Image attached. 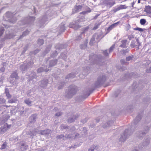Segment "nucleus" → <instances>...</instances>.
<instances>
[{
  "label": "nucleus",
  "instance_id": "3c124183",
  "mask_svg": "<svg viewBox=\"0 0 151 151\" xmlns=\"http://www.w3.org/2000/svg\"><path fill=\"white\" fill-rule=\"evenodd\" d=\"M64 137V135H59L57 137L58 138H61L63 137Z\"/></svg>",
  "mask_w": 151,
  "mask_h": 151
},
{
  "label": "nucleus",
  "instance_id": "412c9836",
  "mask_svg": "<svg viewBox=\"0 0 151 151\" xmlns=\"http://www.w3.org/2000/svg\"><path fill=\"white\" fill-rule=\"evenodd\" d=\"M36 118V115H33L30 116V122H34L35 121Z\"/></svg>",
  "mask_w": 151,
  "mask_h": 151
},
{
  "label": "nucleus",
  "instance_id": "0e129e2a",
  "mask_svg": "<svg viewBox=\"0 0 151 151\" xmlns=\"http://www.w3.org/2000/svg\"><path fill=\"white\" fill-rule=\"evenodd\" d=\"M121 70H125V68H124V69H123L122 68H121Z\"/></svg>",
  "mask_w": 151,
  "mask_h": 151
},
{
  "label": "nucleus",
  "instance_id": "f704fd0d",
  "mask_svg": "<svg viewBox=\"0 0 151 151\" xmlns=\"http://www.w3.org/2000/svg\"><path fill=\"white\" fill-rule=\"evenodd\" d=\"M132 57L133 56H130L127 57L126 59V61H130L132 59Z\"/></svg>",
  "mask_w": 151,
  "mask_h": 151
},
{
  "label": "nucleus",
  "instance_id": "37998d69",
  "mask_svg": "<svg viewBox=\"0 0 151 151\" xmlns=\"http://www.w3.org/2000/svg\"><path fill=\"white\" fill-rule=\"evenodd\" d=\"M61 115H62V113H61L60 112H57L55 114L56 116H59Z\"/></svg>",
  "mask_w": 151,
  "mask_h": 151
},
{
  "label": "nucleus",
  "instance_id": "20e7f679",
  "mask_svg": "<svg viewBox=\"0 0 151 151\" xmlns=\"http://www.w3.org/2000/svg\"><path fill=\"white\" fill-rule=\"evenodd\" d=\"M106 78V77L104 76H100L99 77L96 83V86L97 87L103 84L105 81Z\"/></svg>",
  "mask_w": 151,
  "mask_h": 151
},
{
  "label": "nucleus",
  "instance_id": "0eeeda50",
  "mask_svg": "<svg viewBox=\"0 0 151 151\" xmlns=\"http://www.w3.org/2000/svg\"><path fill=\"white\" fill-rule=\"evenodd\" d=\"M29 63H24L20 65V68L22 71H25L27 69L30 67Z\"/></svg>",
  "mask_w": 151,
  "mask_h": 151
},
{
  "label": "nucleus",
  "instance_id": "5fc2aeb1",
  "mask_svg": "<svg viewBox=\"0 0 151 151\" xmlns=\"http://www.w3.org/2000/svg\"><path fill=\"white\" fill-rule=\"evenodd\" d=\"M61 128L65 129L66 128V127L64 125H62L61 126Z\"/></svg>",
  "mask_w": 151,
  "mask_h": 151
},
{
  "label": "nucleus",
  "instance_id": "8fccbe9b",
  "mask_svg": "<svg viewBox=\"0 0 151 151\" xmlns=\"http://www.w3.org/2000/svg\"><path fill=\"white\" fill-rule=\"evenodd\" d=\"M5 93L6 94L9 93V90L8 88H6L5 89Z\"/></svg>",
  "mask_w": 151,
  "mask_h": 151
},
{
  "label": "nucleus",
  "instance_id": "72a5a7b5",
  "mask_svg": "<svg viewBox=\"0 0 151 151\" xmlns=\"http://www.w3.org/2000/svg\"><path fill=\"white\" fill-rule=\"evenodd\" d=\"M74 75L72 73H71L68 76H67L66 77V78H73L74 76H73Z\"/></svg>",
  "mask_w": 151,
  "mask_h": 151
},
{
  "label": "nucleus",
  "instance_id": "864d4df0",
  "mask_svg": "<svg viewBox=\"0 0 151 151\" xmlns=\"http://www.w3.org/2000/svg\"><path fill=\"white\" fill-rule=\"evenodd\" d=\"M94 38H92L91 39L90 42V44H91V42H92V43L94 41Z\"/></svg>",
  "mask_w": 151,
  "mask_h": 151
},
{
  "label": "nucleus",
  "instance_id": "e2e57ef3",
  "mask_svg": "<svg viewBox=\"0 0 151 151\" xmlns=\"http://www.w3.org/2000/svg\"><path fill=\"white\" fill-rule=\"evenodd\" d=\"M103 127L104 128H106V125H104L103 126Z\"/></svg>",
  "mask_w": 151,
  "mask_h": 151
},
{
  "label": "nucleus",
  "instance_id": "c756f323",
  "mask_svg": "<svg viewBox=\"0 0 151 151\" xmlns=\"http://www.w3.org/2000/svg\"><path fill=\"white\" fill-rule=\"evenodd\" d=\"M146 20L145 19H141L140 20V23L142 25L146 23Z\"/></svg>",
  "mask_w": 151,
  "mask_h": 151
},
{
  "label": "nucleus",
  "instance_id": "7c9ffc66",
  "mask_svg": "<svg viewBox=\"0 0 151 151\" xmlns=\"http://www.w3.org/2000/svg\"><path fill=\"white\" fill-rule=\"evenodd\" d=\"M87 45V43L86 42L83 45H81L80 47L81 49H84L86 47Z\"/></svg>",
  "mask_w": 151,
  "mask_h": 151
},
{
  "label": "nucleus",
  "instance_id": "6e6552de",
  "mask_svg": "<svg viewBox=\"0 0 151 151\" xmlns=\"http://www.w3.org/2000/svg\"><path fill=\"white\" fill-rule=\"evenodd\" d=\"M82 8V6L81 5H78L75 6L73 10V13H75L78 12L80 11Z\"/></svg>",
  "mask_w": 151,
  "mask_h": 151
},
{
  "label": "nucleus",
  "instance_id": "f8f14e48",
  "mask_svg": "<svg viewBox=\"0 0 151 151\" xmlns=\"http://www.w3.org/2000/svg\"><path fill=\"white\" fill-rule=\"evenodd\" d=\"M127 40H123L121 41L122 44L120 45V47L122 48H125L128 45L127 43Z\"/></svg>",
  "mask_w": 151,
  "mask_h": 151
},
{
  "label": "nucleus",
  "instance_id": "09e8293b",
  "mask_svg": "<svg viewBox=\"0 0 151 151\" xmlns=\"http://www.w3.org/2000/svg\"><path fill=\"white\" fill-rule=\"evenodd\" d=\"M29 19L31 21H33L35 20V18L33 17H30Z\"/></svg>",
  "mask_w": 151,
  "mask_h": 151
},
{
  "label": "nucleus",
  "instance_id": "4c0bfd02",
  "mask_svg": "<svg viewBox=\"0 0 151 151\" xmlns=\"http://www.w3.org/2000/svg\"><path fill=\"white\" fill-rule=\"evenodd\" d=\"M121 63L122 64L127 65V63L125 62L124 60L122 59L121 60Z\"/></svg>",
  "mask_w": 151,
  "mask_h": 151
},
{
  "label": "nucleus",
  "instance_id": "aec40b11",
  "mask_svg": "<svg viewBox=\"0 0 151 151\" xmlns=\"http://www.w3.org/2000/svg\"><path fill=\"white\" fill-rule=\"evenodd\" d=\"M48 69H44L43 68H40L37 70L38 73H40L43 71L47 72L49 70Z\"/></svg>",
  "mask_w": 151,
  "mask_h": 151
},
{
  "label": "nucleus",
  "instance_id": "f03ea898",
  "mask_svg": "<svg viewBox=\"0 0 151 151\" xmlns=\"http://www.w3.org/2000/svg\"><path fill=\"white\" fill-rule=\"evenodd\" d=\"M131 134L130 133H129V130L128 129H126L123 134L121 135L119 138V141L121 142H124L125 141L126 138Z\"/></svg>",
  "mask_w": 151,
  "mask_h": 151
},
{
  "label": "nucleus",
  "instance_id": "b1692460",
  "mask_svg": "<svg viewBox=\"0 0 151 151\" xmlns=\"http://www.w3.org/2000/svg\"><path fill=\"white\" fill-rule=\"evenodd\" d=\"M17 74L16 72L13 73L11 76V78H15V79H17Z\"/></svg>",
  "mask_w": 151,
  "mask_h": 151
},
{
  "label": "nucleus",
  "instance_id": "cd10ccee",
  "mask_svg": "<svg viewBox=\"0 0 151 151\" xmlns=\"http://www.w3.org/2000/svg\"><path fill=\"white\" fill-rule=\"evenodd\" d=\"M29 33V32L28 30H26L23 33V34L20 37V38H21L22 36H24L26 35H27Z\"/></svg>",
  "mask_w": 151,
  "mask_h": 151
},
{
  "label": "nucleus",
  "instance_id": "2eb2a0df",
  "mask_svg": "<svg viewBox=\"0 0 151 151\" xmlns=\"http://www.w3.org/2000/svg\"><path fill=\"white\" fill-rule=\"evenodd\" d=\"M69 27L70 28H73L75 29H77L79 28V26L77 24H69Z\"/></svg>",
  "mask_w": 151,
  "mask_h": 151
},
{
  "label": "nucleus",
  "instance_id": "c9c22d12",
  "mask_svg": "<svg viewBox=\"0 0 151 151\" xmlns=\"http://www.w3.org/2000/svg\"><path fill=\"white\" fill-rule=\"evenodd\" d=\"M134 30H138L140 32H142L143 31V29H142L139 27L134 28Z\"/></svg>",
  "mask_w": 151,
  "mask_h": 151
},
{
  "label": "nucleus",
  "instance_id": "f3484780",
  "mask_svg": "<svg viewBox=\"0 0 151 151\" xmlns=\"http://www.w3.org/2000/svg\"><path fill=\"white\" fill-rule=\"evenodd\" d=\"M144 11L147 13L151 14V6H146L144 9Z\"/></svg>",
  "mask_w": 151,
  "mask_h": 151
},
{
  "label": "nucleus",
  "instance_id": "423d86ee",
  "mask_svg": "<svg viewBox=\"0 0 151 151\" xmlns=\"http://www.w3.org/2000/svg\"><path fill=\"white\" fill-rule=\"evenodd\" d=\"M40 132V134L42 135H45L46 137H47L48 138H49L48 136H50V134L52 132L49 129H47L44 130H41Z\"/></svg>",
  "mask_w": 151,
  "mask_h": 151
},
{
  "label": "nucleus",
  "instance_id": "f257e3e1",
  "mask_svg": "<svg viewBox=\"0 0 151 151\" xmlns=\"http://www.w3.org/2000/svg\"><path fill=\"white\" fill-rule=\"evenodd\" d=\"M78 90L77 87L75 86H70L68 90L66 92V96L68 98L71 97L76 94Z\"/></svg>",
  "mask_w": 151,
  "mask_h": 151
},
{
  "label": "nucleus",
  "instance_id": "39448f33",
  "mask_svg": "<svg viewBox=\"0 0 151 151\" xmlns=\"http://www.w3.org/2000/svg\"><path fill=\"white\" fill-rule=\"evenodd\" d=\"M127 8V7L125 5H121L113 7L111 11L112 12L114 13L120 10L126 9Z\"/></svg>",
  "mask_w": 151,
  "mask_h": 151
},
{
  "label": "nucleus",
  "instance_id": "a19ab883",
  "mask_svg": "<svg viewBox=\"0 0 151 151\" xmlns=\"http://www.w3.org/2000/svg\"><path fill=\"white\" fill-rule=\"evenodd\" d=\"M0 70L2 72H3L5 70V68L4 67H2L0 69Z\"/></svg>",
  "mask_w": 151,
  "mask_h": 151
},
{
  "label": "nucleus",
  "instance_id": "c03bdc74",
  "mask_svg": "<svg viewBox=\"0 0 151 151\" xmlns=\"http://www.w3.org/2000/svg\"><path fill=\"white\" fill-rule=\"evenodd\" d=\"M141 119V116L140 115H138L136 118V119L138 120V121L140 120Z\"/></svg>",
  "mask_w": 151,
  "mask_h": 151
},
{
  "label": "nucleus",
  "instance_id": "5701e85b",
  "mask_svg": "<svg viewBox=\"0 0 151 151\" xmlns=\"http://www.w3.org/2000/svg\"><path fill=\"white\" fill-rule=\"evenodd\" d=\"M28 147V146L23 144L21 147V150L22 151H24L26 150Z\"/></svg>",
  "mask_w": 151,
  "mask_h": 151
},
{
  "label": "nucleus",
  "instance_id": "ea45409f",
  "mask_svg": "<svg viewBox=\"0 0 151 151\" xmlns=\"http://www.w3.org/2000/svg\"><path fill=\"white\" fill-rule=\"evenodd\" d=\"M6 96L7 97L8 99H9L11 97V96L10 95L9 93L6 94Z\"/></svg>",
  "mask_w": 151,
  "mask_h": 151
},
{
  "label": "nucleus",
  "instance_id": "13d9d810",
  "mask_svg": "<svg viewBox=\"0 0 151 151\" xmlns=\"http://www.w3.org/2000/svg\"><path fill=\"white\" fill-rule=\"evenodd\" d=\"M38 52V50H35V51L34 53L36 54L37 52Z\"/></svg>",
  "mask_w": 151,
  "mask_h": 151
},
{
  "label": "nucleus",
  "instance_id": "1a4fd4ad",
  "mask_svg": "<svg viewBox=\"0 0 151 151\" xmlns=\"http://www.w3.org/2000/svg\"><path fill=\"white\" fill-rule=\"evenodd\" d=\"M150 125H149V126H147L145 128V132H144V133H143L142 132H140L139 134V135L138 136V137L139 138H140L141 137H142V136L145 134L147 132L149 131L150 128Z\"/></svg>",
  "mask_w": 151,
  "mask_h": 151
},
{
  "label": "nucleus",
  "instance_id": "7ed1b4c3",
  "mask_svg": "<svg viewBox=\"0 0 151 151\" xmlns=\"http://www.w3.org/2000/svg\"><path fill=\"white\" fill-rule=\"evenodd\" d=\"M103 3L109 8L113 6L116 3L115 1L113 0H104Z\"/></svg>",
  "mask_w": 151,
  "mask_h": 151
},
{
  "label": "nucleus",
  "instance_id": "bf43d9fd",
  "mask_svg": "<svg viewBox=\"0 0 151 151\" xmlns=\"http://www.w3.org/2000/svg\"><path fill=\"white\" fill-rule=\"evenodd\" d=\"M140 1H141V0H138V4L140 3Z\"/></svg>",
  "mask_w": 151,
  "mask_h": 151
},
{
  "label": "nucleus",
  "instance_id": "4468645a",
  "mask_svg": "<svg viewBox=\"0 0 151 151\" xmlns=\"http://www.w3.org/2000/svg\"><path fill=\"white\" fill-rule=\"evenodd\" d=\"M89 29V27H86L84 28L83 29V32L81 33V35H79L78 36V38L76 39L77 40H80L81 39V35L85 33Z\"/></svg>",
  "mask_w": 151,
  "mask_h": 151
},
{
  "label": "nucleus",
  "instance_id": "052dcab7",
  "mask_svg": "<svg viewBox=\"0 0 151 151\" xmlns=\"http://www.w3.org/2000/svg\"><path fill=\"white\" fill-rule=\"evenodd\" d=\"M10 13L9 12H7L6 13V15H8Z\"/></svg>",
  "mask_w": 151,
  "mask_h": 151
},
{
  "label": "nucleus",
  "instance_id": "680f3d73",
  "mask_svg": "<svg viewBox=\"0 0 151 151\" xmlns=\"http://www.w3.org/2000/svg\"><path fill=\"white\" fill-rule=\"evenodd\" d=\"M57 108H55L53 110L55 111L56 110H57Z\"/></svg>",
  "mask_w": 151,
  "mask_h": 151
},
{
  "label": "nucleus",
  "instance_id": "338daca9",
  "mask_svg": "<svg viewBox=\"0 0 151 151\" xmlns=\"http://www.w3.org/2000/svg\"><path fill=\"white\" fill-rule=\"evenodd\" d=\"M97 16H96L95 17V18H97Z\"/></svg>",
  "mask_w": 151,
  "mask_h": 151
},
{
  "label": "nucleus",
  "instance_id": "bb28decb",
  "mask_svg": "<svg viewBox=\"0 0 151 151\" xmlns=\"http://www.w3.org/2000/svg\"><path fill=\"white\" fill-rule=\"evenodd\" d=\"M38 43L40 45H42L43 44V40L42 39H39L38 40Z\"/></svg>",
  "mask_w": 151,
  "mask_h": 151
},
{
  "label": "nucleus",
  "instance_id": "9d476101",
  "mask_svg": "<svg viewBox=\"0 0 151 151\" xmlns=\"http://www.w3.org/2000/svg\"><path fill=\"white\" fill-rule=\"evenodd\" d=\"M136 41L137 42V45H135V42L134 41H132L131 42V43L130 45V46L132 48H134L136 46H138L139 47L140 45H141L140 43L139 42V40L138 38H137L136 39Z\"/></svg>",
  "mask_w": 151,
  "mask_h": 151
},
{
  "label": "nucleus",
  "instance_id": "393cba45",
  "mask_svg": "<svg viewBox=\"0 0 151 151\" xmlns=\"http://www.w3.org/2000/svg\"><path fill=\"white\" fill-rule=\"evenodd\" d=\"M4 31V29L2 28H0V38H1L3 34Z\"/></svg>",
  "mask_w": 151,
  "mask_h": 151
},
{
  "label": "nucleus",
  "instance_id": "a18cd8bd",
  "mask_svg": "<svg viewBox=\"0 0 151 151\" xmlns=\"http://www.w3.org/2000/svg\"><path fill=\"white\" fill-rule=\"evenodd\" d=\"M104 54L105 56H107L108 55V53L107 50H105L104 51Z\"/></svg>",
  "mask_w": 151,
  "mask_h": 151
},
{
  "label": "nucleus",
  "instance_id": "dca6fc26",
  "mask_svg": "<svg viewBox=\"0 0 151 151\" xmlns=\"http://www.w3.org/2000/svg\"><path fill=\"white\" fill-rule=\"evenodd\" d=\"M41 85L40 86L43 87L45 88L48 83V81L46 79L45 80H43L41 81Z\"/></svg>",
  "mask_w": 151,
  "mask_h": 151
},
{
  "label": "nucleus",
  "instance_id": "a211bd4d",
  "mask_svg": "<svg viewBox=\"0 0 151 151\" xmlns=\"http://www.w3.org/2000/svg\"><path fill=\"white\" fill-rule=\"evenodd\" d=\"M103 57L99 56L95 61V63L97 64H100V62L101 61V60Z\"/></svg>",
  "mask_w": 151,
  "mask_h": 151
},
{
  "label": "nucleus",
  "instance_id": "ddd939ff",
  "mask_svg": "<svg viewBox=\"0 0 151 151\" xmlns=\"http://www.w3.org/2000/svg\"><path fill=\"white\" fill-rule=\"evenodd\" d=\"M119 22H118L116 23L113 24L109 26L107 29V31L109 32L110 30L112 29L113 28L116 27L119 24Z\"/></svg>",
  "mask_w": 151,
  "mask_h": 151
},
{
  "label": "nucleus",
  "instance_id": "58836bf2",
  "mask_svg": "<svg viewBox=\"0 0 151 151\" xmlns=\"http://www.w3.org/2000/svg\"><path fill=\"white\" fill-rule=\"evenodd\" d=\"M80 145H74L73 146H72L71 147H70L69 148H76V147H77L79 146Z\"/></svg>",
  "mask_w": 151,
  "mask_h": 151
},
{
  "label": "nucleus",
  "instance_id": "6e6d98bb",
  "mask_svg": "<svg viewBox=\"0 0 151 151\" xmlns=\"http://www.w3.org/2000/svg\"><path fill=\"white\" fill-rule=\"evenodd\" d=\"M147 71L148 72H151V67L149 69V70H147Z\"/></svg>",
  "mask_w": 151,
  "mask_h": 151
},
{
  "label": "nucleus",
  "instance_id": "c85d7f7f",
  "mask_svg": "<svg viewBox=\"0 0 151 151\" xmlns=\"http://www.w3.org/2000/svg\"><path fill=\"white\" fill-rule=\"evenodd\" d=\"M96 147L95 145H93L88 150V151H93Z\"/></svg>",
  "mask_w": 151,
  "mask_h": 151
},
{
  "label": "nucleus",
  "instance_id": "774afa93",
  "mask_svg": "<svg viewBox=\"0 0 151 151\" xmlns=\"http://www.w3.org/2000/svg\"><path fill=\"white\" fill-rule=\"evenodd\" d=\"M61 87H59V89H61Z\"/></svg>",
  "mask_w": 151,
  "mask_h": 151
},
{
  "label": "nucleus",
  "instance_id": "69168bd1",
  "mask_svg": "<svg viewBox=\"0 0 151 151\" xmlns=\"http://www.w3.org/2000/svg\"><path fill=\"white\" fill-rule=\"evenodd\" d=\"M133 151H138L137 150H133Z\"/></svg>",
  "mask_w": 151,
  "mask_h": 151
},
{
  "label": "nucleus",
  "instance_id": "4d7b16f0",
  "mask_svg": "<svg viewBox=\"0 0 151 151\" xmlns=\"http://www.w3.org/2000/svg\"><path fill=\"white\" fill-rule=\"evenodd\" d=\"M16 21V19H15L14 21H12V20H10V22H11L12 23H14L15 22V21Z\"/></svg>",
  "mask_w": 151,
  "mask_h": 151
},
{
  "label": "nucleus",
  "instance_id": "a878e982",
  "mask_svg": "<svg viewBox=\"0 0 151 151\" xmlns=\"http://www.w3.org/2000/svg\"><path fill=\"white\" fill-rule=\"evenodd\" d=\"M76 118L75 117H73L69 119L68 120V122L69 123H71L73 122L76 119Z\"/></svg>",
  "mask_w": 151,
  "mask_h": 151
},
{
  "label": "nucleus",
  "instance_id": "de8ad7c7",
  "mask_svg": "<svg viewBox=\"0 0 151 151\" xmlns=\"http://www.w3.org/2000/svg\"><path fill=\"white\" fill-rule=\"evenodd\" d=\"M99 26V24H97V25H96L93 28V29H97L98 27Z\"/></svg>",
  "mask_w": 151,
  "mask_h": 151
},
{
  "label": "nucleus",
  "instance_id": "49530a36",
  "mask_svg": "<svg viewBox=\"0 0 151 151\" xmlns=\"http://www.w3.org/2000/svg\"><path fill=\"white\" fill-rule=\"evenodd\" d=\"M6 144L5 143H4L2 145L1 148L2 149H4L6 146Z\"/></svg>",
  "mask_w": 151,
  "mask_h": 151
},
{
  "label": "nucleus",
  "instance_id": "4be33fe9",
  "mask_svg": "<svg viewBox=\"0 0 151 151\" xmlns=\"http://www.w3.org/2000/svg\"><path fill=\"white\" fill-rule=\"evenodd\" d=\"M24 101L25 104H26L27 105L29 106H31V104L32 103V101H30L29 99L25 100Z\"/></svg>",
  "mask_w": 151,
  "mask_h": 151
},
{
  "label": "nucleus",
  "instance_id": "6ab92c4d",
  "mask_svg": "<svg viewBox=\"0 0 151 151\" xmlns=\"http://www.w3.org/2000/svg\"><path fill=\"white\" fill-rule=\"evenodd\" d=\"M57 62V60H51L50 63V66H53L56 65Z\"/></svg>",
  "mask_w": 151,
  "mask_h": 151
},
{
  "label": "nucleus",
  "instance_id": "603ef678",
  "mask_svg": "<svg viewBox=\"0 0 151 151\" xmlns=\"http://www.w3.org/2000/svg\"><path fill=\"white\" fill-rule=\"evenodd\" d=\"M8 102L9 103H13L14 102V101L13 99H11L8 101Z\"/></svg>",
  "mask_w": 151,
  "mask_h": 151
},
{
  "label": "nucleus",
  "instance_id": "9b49d317",
  "mask_svg": "<svg viewBox=\"0 0 151 151\" xmlns=\"http://www.w3.org/2000/svg\"><path fill=\"white\" fill-rule=\"evenodd\" d=\"M79 134L77 133H75L72 135L69 134L68 135H65V137L68 138H77L79 136Z\"/></svg>",
  "mask_w": 151,
  "mask_h": 151
},
{
  "label": "nucleus",
  "instance_id": "2f4dec72",
  "mask_svg": "<svg viewBox=\"0 0 151 151\" xmlns=\"http://www.w3.org/2000/svg\"><path fill=\"white\" fill-rule=\"evenodd\" d=\"M6 100L3 98H0V104H4L6 102Z\"/></svg>",
  "mask_w": 151,
  "mask_h": 151
},
{
  "label": "nucleus",
  "instance_id": "473e14b6",
  "mask_svg": "<svg viewBox=\"0 0 151 151\" xmlns=\"http://www.w3.org/2000/svg\"><path fill=\"white\" fill-rule=\"evenodd\" d=\"M115 45L114 44L110 48L109 50V52H112L115 47Z\"/></svg>",
  "mask_w": 151,
  "mask_h": 151
},
{
  "label": "nucleus",
  "instance_id": "79ce46f5",
  "mask_svg": "<svg viewBox=\"0 0 151 151\" xmlns=\"http://www.w3.org/2000/svg\"><path fill=\"white\" fill-rule=\"evenodd\" d=\"M133 37H134V36L133 35H129L128 37V38L129 40H131Z\"/></svg>",
  "mask_w": 151,
  "mask_h": 151
},
{
  "label": "nucleus",
  "instance_id": "e433bc0d",
  "mask_svg": "<svg viewBox=\"0 0 151 151\" xmlns=\"http://www.w3.org/2000/svg\"><path fill=\"white\" fill-rule=\"evenodd\" d=\"M91 12V10L89 8H88V10L87 11L83 12H82V14H85L87 12L90 13V12Z\"/></svg>",
  "mask_w": 151,
  "mask_h": 151
}]
</instances>
